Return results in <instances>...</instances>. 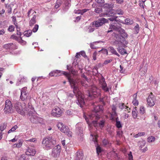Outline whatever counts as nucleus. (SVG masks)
<instances>
[{
	"label": "nucleus",
	"mask_w": 160,
	"mask_h": 160,
	"mask_svg": "<svg viewBox=\"0 0 160 160\" xmlns=\"http://www.w3.org/2000/svg\"><path fill=\"white\" fill-rule=\"evenodd\" d=\"M62 74L66 76L70 83L72 88L73 89V92L77 98V103L82 107L85 104L82 92L79 90L78 88L76 86L78 82L77 81L72 78L69 73L67 72L58 70H55L51 72L49 75L51 77H59Z\"/></svg>",
	"instance_id": "nucleus-1"
},
{
	"label": "nucleus",
	"mask_w": 160,
	"mask_h": 160,
	"mask_svg": "<svg viewBox=\"0 0 160 160\" xmlns=\"http://www.w3.org/2000/svg\"><path fill=\"white\" fill-rule=\"evenodd\" d=\"M103 112L102 106L98 105L94 107V110L91 114L88 116V118L85 117V118L89 126L93 125L95 127L98 126V124L101 128L104 127L105 121L102 120L98 123L97 120L100 118V115Z\"/></svg>",
	"instance_id": "nucleus-2"
},
{
	"label": "nucleus",
	"mask_w": 160,
	"mask_h": 160,
	"mask_svg": "<svg viewBox=\"0 0 160 160\" xmlns=\"http://www.w3.org/2000/svg\"><path fill=\"white\" fill-rule=\"evenodd\" d=\"M42 144L44 148L48 150L51 149L56 144V141L52 136H49L43 138Z\"/></svg>",
	"instance_id": "nucleus-3"
},
{
	"label": "nucleus",
	"mask_w": 160,
	"mask_h": 160,
	"mask_svg": "<svg viewBox=\"0 0 160 160\" xmlns=\"http://www.w3.org/2000/svg\"><path fill=\"white\" fill-rule=\"evenodd\" d=\"M14 106L16 111L22 115H24L28 112L25 106H22L21 103L19 102H16L15 103Z\"/></svg>",
	"instance_id": "nucleus-4"
},
{
	"label": "nucleus",
	"mask_w": 160,
	"mask_h": 160,
	"mask_svg": "<svg viewBox=\"0 0 160 160\" xmlns=\"http://www.w3.org/2000/svg\"><path fill=\"white\" fill-rule=\"evenodd\" d=\"M88 97L92 99L100 95V90L96 87H92L88 91Z\"/></svg>",
	"instance_id": "nucleus-5"
},
{
	"label": "nucleus",
	"mask_w": 160,
	"mask_h": 160,
	"mask_svg": "<svg viewBox=\"0 0 160 160\" xmlns=\"http://www.w3.org/2000/svg\"><path fill=\"white\" fill-rule=\"evenodd\" d=\"M4 111L5 113L6 114L11 113L13 112L12 102L9 99L5 101V105Z\"/></svg>",
	"instance_id": "nucleus-6"
},
{
	"label": "nucleus",
	"mask_w": 160,
	"mask_h": 160,
	"mask_svg": "<svg viewBox=\"0 0 160 160\" xmlns=\"http://www.w3.org/2000/svg\"><path fill=\"white\" fill-rule=\"evenodd\" d=\"M108 12H107L106 13H101L100 16L101 17L105 16V15H106L108 17H111V18H109V19L111 21H113L114 20H116V18L118 17V16H117V14H122L123 12H121L120 13H115L114 15L113 14V13H112V11H107Z\"/></svg>",
	"instance_id": "nucleus-7"
},
{
	"label": "nucleus",
	"mask_w": 160,
	"mask_h": 160,
	"mask_svg": "<svg viewBox=\"0 0 160 160\" xmlns=\"http://www.w3.org/2000/svg\"><path fill=\"white\" fill-rule=\"evenodd\" d=\"M122 28L121 24L116 21V22L113 23L112 24L110 25L109 29L111 30H108L107 32L109 33L112 32V29L118 32L121 30Z\"/></svg>",
	"instance_id": "nucleus-8"
},
{
	"label": "nucleus",
	"mask_w": 160,
	"mask_h": 160,
	"mask_svg": "<svg viewBox=\"0 0 160 160\" xmlns=\"http://www.w3.org/2000/svg\"><path fill=\"white\" fill-rule=\"evenodd\" d=\"M63 112L61 109L57 106H56L52 110L51 114L53 116L59 117L61 116Z\"/></svg>",
	"instance_id": "nucleus-9"
},
{
	"label": "nucleus",
	"mask_w": 160,
	"mask_h": 160,
	"mask_svg": "<svg viewBox=\"0 0 160 160\" xmlns=\"http://www.w3.org/2000/svg\"><path fill=\"white\" fill-rule=\"evenodd\" d=\"M33 111H30L28 113L29 118L31 122L33 123H38L39 122L40 118L34 114H32Z\"/></svg>",
	"instance_id": "nucleus-10"
},
{
	"label": "nucleus",
	"mask_w": 160,
	"mask_h": 160,
	"mask_svg": "<svg viewBox=\"0 0 160 160\" xmlns=\"http://www.w3.org/2000/svg\"><path fill=\"white\" fill-rule=\"evenodd\" d=\"M155 98L153 95L152 92L148 96L147 99V102L148 105L150 107H152L155 105Z\"/></svg>",
	"instance_id": "nucleus-11"
},
{
	"label": "nucleus",
	"mask_w": 160,
	"mask_h": 160,
	"mask_svg": "<svg viewBox=\"0 0 160 160\" xmlns=\"http://www.w3.org/2000/svg\"><path fill=\"white\" fill-rule=\"evenodd\" d=\"M3 47L8 50H13L18 48V46L13 43L11 42L4 44Z\"/></svg>",
	"instance_id": "nucleus-12"
},
{
	"label": "nucleus",
	"mask_w": 160,
	"mask_h": 160,
	"mask_svg": "<svg viewBox=\"0 0 160 160\" xmlns=\"http://www.w3.org/2000/svg\"><path fill=\"white\" fill-rule=\"evenodd\" d=\"M61 146L59 145L55 146L52 150V155L54 157H57L59 154L61 152Z\"/></svg>",
	"instance_id": "nucleus-13"
},
{
	"label": "nucleus",
	"mask_w": 160,
	"mask_h": 160,
	"mask_svg": "<svg viewBox=\"0 0 160 160\" xmlns=\"http://www.w3.org/2000/svg\"><path fill=\"white\" fill-rule=\"evenodd\" d=\"M108 21L107 19L104 18H102L101 19H99L98 21L96 22H93V24L96 27H99L101 26L103 24L106 23Z\"/></svg>",
	"instance_id": "nucleus-14"
},
{
	"label": "nucleus",
	"mask_w": 160,
	"mask_h": 160,
	"mask_svg": "<svg viewBox=\"0 0 160 160\" xmlns=\"http://www.w3.org/2000/svg\"><path fill=\"white\" fill-rule=\"evenodd\" d=\"M27 88L24 87L22 88L21 91L20 99L22 101H24L27 99L28 97V93L27 92Z\"/></svg>",
	"instance_id": "nucleus-15"
},
{
	"label": "nucleus",
	"mask_w": 160,
	"mask_h": 160,
	"mask_svg": "<svg viewBox=\"0 0 160 160\" xmlns=\"http://www.w3.org/2000/svg\"><path fill=\"white\" fill-rule=\"evenodd\" d=\"M36 152L35 148L32 146L28 147L26 152V154L28 156H34Z\"/></svg>",
	"instance_id": "nucleus-16"
},
{
	"label": "nucleus",
	"mask_w": 160,
	"mask_h": 160,
	"mask_svg": "<svg viewBox=\"0 0 160 160\" xmlns=\"http://www.w3.org/2000/svg\"><path fill=\"white\" fill-rule=\"evenodd\" d=\"M112 35L114 36V38L116 39L117 41H119L121 43H124V44H127L128 42L126 40H124L123 38L121 37V35L119 34H117L115 33H113Z\"/></svg>",
	"instance_id": "nucleus-17"
},
{
	"label": "nucleus",
	"mask_w": 160,
	"mask_h": 160,
	"mask_svg": "<svg viewBox=\"0 0 160 160\" xmlns=\"http://www.w3.org/2000/svg\"><path fill=\"white\" fill-rule=\"evenodd\" d=\"M100 83L102 85V89L106 92L109 91L108 88L107 84L105 81L104 78H102L100 81Z\"/></svg>",
	"instance_id": "nucleus-18"
},
{
	"label": "nucleus",
	"mask_w": 160,
	"mask_h": 160,
	"mask_svg": "<svg viewBox=\"0 0 160 160\" xmlns=\"http://www.w3.org/2000/svg\"><path fill=\"white\" fill-rule=\"evenodd\" d=\"M60 131L68 135L69 137L72 136V132L65 126H64L61 129Z\"/></svg>",
	"instance_id": "nucleus-19"
},
{
	"label": "nucleus",
	"mask_w": 160,
	"mask_h": 160,
	"mask_svg": "<svg viewBox=\"0 0 160 160\" xmlns=\"http://www.w3.org/2000/svg\"><path fill=\"white\" fill-rule=\"evenodd\" d=\"M83 156V154L82 152L78 151L76 153L75 160H82Z\"/></svg>",
	"instance_id": "nucleus-20"
},
{
	"label": "nucleus",
	"mask_w": 160,
	"mask_h": 160,
	"mask_svg": "<svg viewBox=\"0 0 160 160\" xmlns=\"http://www.w3.org/2000/svg\"><path fill=\"white\" fill-rule=\"evenodd\" d=\"M78 124H77L76 125V131L78 134H80L81 136L83 132V129L81 127L78 126Z\"/></svg>",
	"instance_id": "nucleus-21"
},
{
	"label": "nucleus",
	"mask_w": 160,
	"mask_h": 160,
	"mask_svg": "<svg viewBox=\"0 0 160 160\" xmlns=\"http://www.w3.org/2000/svg\"><path fill=\"white\" fill-rule=\"evenodd\" d=\"M108 50L112 54L116 55L118 57H120V55L117 53L114 48L112 47H110L108 48Z\"/></svg>",
	"instance_id": "nucleus-22"
},
{
	"label": "nucleus",
	"mask_w": 160,
	"mask_h": 160,
	"mask_svg": "<svg viewBox=\"0 0 160 160\" xmlns=\"http://www.w3.org/2000/svg\"><path fill=\"white\" fill-rule=\"evenodd\" d=\"M120 34L121 37L123 38L124 40L127 37L128 35L127 33L125 32V30L122 28L119 32H118Z\"/></svg>",
	"instance_id": "nucleus-23"
},
{
	"label": "nucleus",
	"mask_w": 160,
	"mask_h": 160,
	"mask_svg": "<svg viewBox=\"0 0 160 160\" xmlns=\"http://www.w3.org/2000/svg\"><path fill=\"white\" fill-rule=\"evenodd\" d=\"M16 5L11 4H7L6 5V8L8 10H15Z\"/></svg>",
	"instance_id": "nucleus-24"
},
{
	"label": "nucleus",
	"mask_w": 160,
	"mask_h": 160,
	"mask_svg": "<svg viewBox=\"0 0 160 160\" xmlns=\"http://www.w3.org/2000/svg\"><path fill=\"white\" fill-rule=\"evenodd\" d=\"M117 50L118 52L122 55H124L125 54H127V51L126 50L123 48H122L120 47H119L118 48Z\"/></svg>",
	"instance_id": "nucleus-25"
},
{
	"label": "nucleus",
	"mask_w": 160,
	"mask_h": 160,
	"mask_svg": "<svg viewBox=\"0 0 160 160\" xmlns=\"http://www.w3.org/2000/svg\"><path fill=\"white\" fill-rule=\"evenodd\" d=\"M36 16L35 15H34L33 17L30 20L29 22V25L31 26H32L33 24L36 22Z\"/></svg>",
	"instance_id": "nucleus-26"
},
{
	"label": "nucleus",
	"mask_w": 160,
	"mask_h": 160,
	"mask_svg": "<svg viewBox=\"0 0 160 160\" xmlns=\"http://www.w3.org/2000/svg\"><path fill=\"white\" fill-rule=\"evenodd\" d=\"M103 7L104 8L106 9H110V10H113L112 9L113 7V4H109L108 3H106L104 4Z\"/></svg>",
	"instance_id": "nucleus-27"
},
{
	"label": "nucleus",
	"mask_w": 160,
	"mask_h": 160,
	"mask_svg": "<svg viewBox=\"0 0 160 160\" xmlns=\"http://www.w3.org/2000/svg\"><path fill=\"white\" fill-rule=\"evenodd\" d=\"M32 33V32L31 30H28V31H25L23 32L24 36L27 37H29L30 36Z\"/></svg>",
	"instance_id": "nucleus-28"
},
{
	"label": "nucleus",
	"mask_w": 160,
	"mask_h": 160,
	"mask_svg": "<svg viewBox=\"0 0 160 160\" xmlns=\"http://www.w3.org/2000/svg\"><path fill=\"white\" fill-rule=\"evenodd\" d=\"M139 28H140L139 25L138 24H136L133 28L135 33L136 34L138 33L139 31Z\"/></svg>",
	"instance_id": "nucleus-29"
},
{
	"label": "nucleus",
	"mask_w": 160,
	"mask_h": 160,
	"mask_svg": "<svg viewBox=\"0 0 160 160\" xmlns=\"http://www.w3.org/2000/svg\"><path fill=\"white\" fill-rule=\"evenodd\" d=\"M62 3L61 0H57L55 6V8L56 9L58 8L61 5Z\"/></svg>",
	"instance_id": "nucleus-30"
},
{
	"label": "nucleus",
	"mask_w": 160,
	"mask_h": 160,
	"mask_svg": "<svg viewBox=\"0 0 160 160\" xmlns=\"http://www.w3.org/2000/svg\"><path fill=\"white\" fill-rule=\"evenodd\" d=\"M6 124L5 123L0 125V133L3 131L6 128Z\"/></svg>",
	"instance_id": "nucleus-31"
},
{
	"label": "nucleus",
	"mask_w": 160,
	"mask_h": 160,
	"mask_svg": "<svg viewBox=\"0 0 160 160\" xmlns=\"http://www.w3.org/2000/svg\"><path fill=\"white\" fill-rule=\"evenodd\" d=\"M18 42L22 45H25L26 43V42L23 40L21 37H19V38Z\"/></svg>",
	"instance_id": "nucleus-32"
},
{
	"label": "nucleus",
	"mask_w": 160,
	"mask_h": 160,
	"mask_svg": "<svg viewBox=\"0 0 160 160\" xmlns=\"http://www.w3.org/2000/svg\"><path fill=\"white\" fill-rule=\"evenodd\" d=\"M125 23L126 24H132L133 23V21L132 20H130L129 18H127L125 20Z\"/></svg>",
	"instance_id": "nucleus-33"
},
{
	"label": "nucleus",
	"mask_w": 160,
	"mask_h": 160,
	"mask_svg": "<svg viewBox=\"0 0 160 160\" xmlns=\"http://www.w3.org/2000/svg\"><path fill=\"white\" fill-rule=\"evenodd\" d=\"M22 140H19L18 141V143L17 144H14V146L17 147L18 148H19L21 147L22 146Z\"/></svg>",
	"instance_id": "nucleus-34"
},
{
	"label": "nucleus",
	"mask_w": 160,
	"mask_h": 160,
	"mask_svg": "<svg viewBox=\"0 0 160 160\" xmlns=\"http://www.w3.org/2000/svg\"><path fill=\"white\" fill-rule=\"evenodd\" d=\"M145 132H138L137 134L134 135V137L135 138H137L139 136H144L145 135Z\"/></svg>",
	"instance_id": "nucleus-35"
},
{
	"label": "nucleus",
	"mask_w": 160,
	"mask_h": 160,
	"mask_svg": "<svg viewBox=\"0 0 160 160\" xmlns=\"http://www.w3.org/2000/svg\"><path fill=\"white\" fill-rule=\"evenodd\" d=\"M18 126L17 125H15L14 127H13L11 129L9 130L8 132V133H11V132H13L17 128Z\"/></svg>",
	"instance_id": "nucleus-36"
},
{
	"label": "nucleus",
	"mask_w": 160,
	"mask_h": 160,
	"mask_svg": "<svg viewBox=\"0 0 160 160\" xmlns=\"http://www.w3.org/2000/svg\"><path fill=\"white\" fill-rule=\"evenodd\" d=\"M155 139V138L154 137L151 136L149 137L148 138V141L149 142H152L154 141Z\"/></svg>",
	"instance_id": "nucleus-37"
},
{
	"label": "nucleus",
	"mask_w": 160,
	"mask_h": 160,
	"mask_svg": "<svg viewBox=\"0 0 160 160\" xmlns=\"http://www.w3.org/2000/svg\"><path fill=\"white\" fill-rule=\"evenodd\" d=\"M135 109V110H134L132 111V116H133V118L135 119L136 118H137V111H136V108H135L134 109Z\"/></svg>",
	"instance_id": "nucleus-38"
},
{
	"label": "nucleus",
	"mask_w": 160,
	"mask_h": 160,
	"mask_svg": "<svg viewBox=\"0 0 160 160\" xmlns=\"http://www.w3.org/2000/svg\"><path fill=\"white\" fill-rule=\"evenodd\" d=\"M10 38L15 40L18 41L19 38L17 37L15 35L13 34L11 36Z\"/></svg>",
	"instance_id": "nucleus-39"
},
{
	"label": "nucleus",
	"mask_w": 160,
	"mask_h": 160,
	"mask_svg": "<svg viewBox=\"0 0 160 160\" xmlns=\"http://www.w3.org/2000/svg\"><path fill=\"white\" fill-rule=\"evenodd\" d=\"M115 125H116V127L118 128H121L122 127L121 123L120 121H118V122H116Z\"/></svg>",
	"instance_id": "nucleus-40"
},
{
	"label": "nucleus",
	"mask_w": 160,
	"mask_h": 160,
	"mask_svg": "<svg viewBox=\"0 0 160 160\" xmlns=\"http://www.w3.org/2000/svg\"><path fill=\"white\" fill-rule=\"evenodd\" d=\"M57 126L58 127V129L60 130L64 126V125L62 123L59 122L57 124Z\"/></svg>",
	"instance_id": "nucleus-41"
},
{
	"label": "nucleus",
	"mask_w": 160,
	"mask_h": 160,
	"mask_svg": "<svg viewBox=\"0 0 160 160\" xmlns=\"http://www.w3.org/2000/svg\"><path fill=\"white\" fill-rule=\"evenodd\" d=\"M145 112V110L144 107H141L140 108V113L142 114H144Z\"/></svg>",
	"instance_id": "nucleus-42"
},
{
	"label": "nucleus",
	"mask_w": 160,
	"mask_h": 160,
	"mask_svg": "<svg viewBox=\"0 0 160 160\" xmlns=\"http://www.w3.org/2000/svg\"><path fill=\"white\" fill-rule=\"evenodd\" d=\"M97 152L98 154L102 151V149L99 146H98L96 148Z\"/></svg>",
	"instance_id": "nucleus-43"
},
{
	"label": "nucleus",
	"mask_w": 160,
	"mask_h": 160,
	"mask_svg": "<svg viewBox=\"0 0 160 160\" xmlns=\"http://www.w3.org/2000/svg\"><path fill=\"white\" fill-rule=\"evenodd\" d=\"M14 27L12 25H10L8 29V30L10 32H13L14 31Z\"/></svg>",
	"instance_id": "nucleus-44"
},
{
	"label": "nucleus",
	"mask_w": 160,
	"mask_h": 160,
	"mask_svg": "<svg viewBox=\"0 0 160 160\" xmlns=\"http://www.w3.org/2000/svg\"><path fill=\"white\" fill-rule=\"evenodd\" d=\"M112 59L106 60L104 61V62L103 63V66L104 65H106V64H108V63L111 62H112Z\"/></svg>",
	"instance_id": "nucleus-45"
},
{
	"label": "nucleus",
	"mask_w": 160,
	"mask_h": 160,
	"mask_svg": "<svg viewBox=\"0 0 160 160\" xmlns=\"http://www.w3.org/2000/svg\"><path fill=\"white\" fill-rule=\"evenodd\" d=\"M111 116H112V119L113 120L114 118L115 117H116L117 116L116 111L113 112H112V113L111 114Z\"/></svg>",
	"instance_id": "nucleus-46"
},
{
	"label": "nucleus",
	"mask_w": 160,
	"mask_h": 160,
	"mask_svg": "<svg viewBox=\"0 0 160 160\" xmlns=\"http://www.w3.org/2000/svg\"><path fill=\"white\" fill-rule=\"evenodd\" d=\"M119 107L121 109H122L124 108H128V107L127 106L125 105L124 103H121V104H120Z\"/></svg>",
	"instance_id": "nucleus-47"
},
{
	"label": "nucleus",
	"mask_w": 160,
	"mask_h": 160,
	"mask_svg": "<svg viewBox=\"0 0 160 160\" xmlns=\"http://www.w3.org/2000/svg\"><path fill=\"white\" fill-rule=\"evenodd\" d=\"M19 160H28V158H26L25 155H22L19 158Z\"/></svg>",
	"instance_id": "nucleus-48"
},
{
	"label": "nucleus",
	"mask_w": 160,
	"mask_h": 160,
	"mask_svg": "<svg viewBox=\"0 0 160 160\" xmlns=\"http://www.w3.org/2000/svg\"><path fill=\"white\" fill-rule=\"evenodd\" d=\"M38 25L37 24H36L33 28V29L32 31L33 32H36L38 29Z\"/></svg>",
	"instance_id": "nucleus-49"
},
{
	"label": "nucleus",
	"mask_w": 160,
	"mask_h": 160,
	"mask_svg": "<svg viewBox=\"0 0 160 160\" xmlns=\"http://www.w3.org/2000/svg\"><path fill=\"white\" fill-rule=\"evenodd\" d=\"M102 143L104 145H106L109 143L108 140L107 139H104L102 141Z\"/></svg>",
	"instance_id": "nucleus-50"
},
{
	"label": "nucleus",
	"mask_w": 160,
	"mask_h": 160,
	"mask_svg": "<svg viewBox=\"0 0 160 160\" xmlns=\"http://www.w3.org/2000/svg\"><path fill=\"white\" fill-rule=\"evenodd\" d=\"M95 1L99 4H102L104 2V0H95Z\"/></svg>",
	"instance_id": "nucleus-51"
},
{
	"label": "nucleus",
	"mask_w": 160,
	"mask_h": 160,
	"mask_svg": "<svg viewBox=\"0 0 160 160\" xmlns=\"http://www.w3.org/2000/svg\"><path fill=\"white\" fill-rule=\"evenodd\" d=\"M91 135L92 136V141L94 142L95 143H96L97 142V137L96 136H93L92 135V134H91Z\"/></svg>",
	"instance_id": "nucleus-52"
},
{
	"label": "nucleus",
	"mask_w": 160,
	"mask_h": 160,
	"mask_svg": "<svg viewBox=\"0 0 160 160\" xmlns=\"http://www.w3.org/2000/svg\"><path fill=\"white\" fill-rule=\"evenodd\" d=\"M132 103L134 106L138 105V102L136 99H133Z\"/></svg>",
	"instance_id": "nucleus-53"
},
{
	"label": "nucleus",
	"mask_w": 160,
	"mask_h": 160,
	"mask_svg": "<svg viewBox=\"0 0 160 160\" xmlns=\"http://www.w3.org/2000/svg\"><path fill=\"white\" fill-rule=\"evenodd\" d=\"M97 55V53L96 52H94L92 55L93 59L94 60H95L96 59V56Z\"/></svg>",
	"instance_id": "nucleus-54"
},
{
	"label": "nucleus",
	"mask_w": 160,
	"mask_h": 160,
	"mask_svg": "<svg viewBox=\"0 0 160 160\" xmlns=\"http://www.w3.org/2000/svg\"><path fill=\"white\" fill-rule=\"evenodd\" d=\"M129 156V160H133V157L132 154V152H130L129 154H128Z\"/></svg>",
	"instance_id": "nucleus-55"
},
{
	"label": "nucleus",
	"mask_w": 160,
	"mask_h": 160,
	"mask_svg": "<svg viewBox=\"0 0 160 160\" xmlns=\"http://www.w3.org/2000/svg\"><path fill=\"white\" fill-rule=\"evenodd\" d=\"M66 113L67 114L70 115L72 114V112L71 110H68L66 111Z\"/></svg>",
	"instance_id": "nucleus-56"
},
{
	"label": "nucleus",
	"mask_w": 160,
	"mask_h": 160,
	"mask_svg": "<svg viewBox=\"0 0 160 160\" xmlns=\"http://www.w3.org/2000/svg\"><path fill=\"white\" fill-rule=\"evenodd\" d=\"M120 72L122 73H124L125 72V70H123V67L121 65H120Z\"/></svg>",
	"instance_id": "nucleus-57"
},
{
	"label": "nucleus",
	"mask_w": 160,
	"mask_h": 160,
	"mask_svg": "<svg viewBox=\"0 0 160 160\" xmlns=\"http://www.w3.org/2000/svg\"><path fill=\"white\" fill-rule=\"evenodd\" d=\"M98 68L96 66L94 67L92 69V72H94V70L96 71V72H95V74H97L98 73Z\"/></svg>",
	"instance_id": "nucleus-58"
},
{
	"label": "nucleus",
	"mask_w": 160,
	"mask_h": 160,
	"mask_svg": "<svg viewBox=\"0 0 160 160\" xmlns=\"http://www.w3.org/2000/svg\"><path fill=\"white\" fill-rule=\"evenodd\" d=\"M85 82L84 80H82L81 81V83L82 85L83 86L86 87L87 85L86 84H85Z\"/></svg>",
	"instance_id": "nucleus-59"
},
{
	"label": "nucleus",
	"mask_w": 160,
	"mask_h": 160,
	"mask_svg": "<svg viewBox=\"0 0 160 160\" xmlns=\"http://www.w3.org/2000/svg\"><path fill=\"white\" fill-rule=\"evenodd\" d=\"M143 4H144V2L142 1L140 2V6L142 8H144Z\"/></svg>",
	"instance_id": "nucleus-60"
},
{
	"label": "nucleus",
	"mask_w": 160,
	"mask_h": 160,
	"mask_svg": "<svg viewBox=\"0 0 160 160\" xmlns=\"http://www.w3.org/2000/svg\"><path fill=\"white\" fill-rule=\"evenodd\" d=\"M36 140V139L35 138H32L27 140V141L28 142H34Z\"/></svg>",
	"instance_id": "nucleus-61"
},
{
	"label": "nucleus",
	"mask_w": 160,
	"mask_h": 160,
	"mask_svg": "<svg viewBox=\"0 0 160 160\" xmlns=\"http://www.w3.org/2000/svg\"><path fill=\"white\" fill-rule=\"evenodd\" d=\"M122 131H118L117 132V135L119 137L122 136Z\"/></svg>",
	"instance_id": "nucleus-62"
},
{
	"label": "nucleus",
	"mask_w": 160,
	"mask_h": 160,
	"mask_svg": "<svg viewBox=\"0 0 160 160\" xmlns=\"http://www.w3.org/2000/svg\"><path fill=\"white\" fill-rule=\"evenodd\" d=\"M5 33V32L4 29L0 30V35L4 34Z\"/></svg>",
	"instance_id": "nucleus-63"
},
{
	"label": "nucleus",
	"mask_w": 160,
	"mask_h": 160,
	"mask_svg": "<svg viewBox=\"0 0 160 160\" xmlns=\"http://www.w3.org/2000/svg\"><path fill=\"white\" fill-rule=\"evenodd\" d=\"M80 55V54L79 52H77L76 53L75 57L77 58H79L81 56Z\"/></svg>",
	"instance_id": "nucleus-64"
}]
</instances>
